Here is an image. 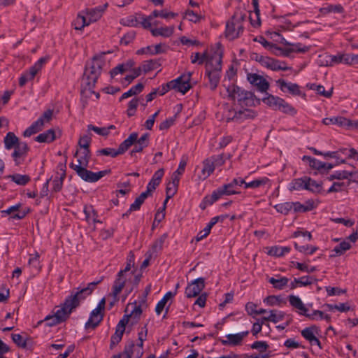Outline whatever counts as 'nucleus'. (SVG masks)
Returning <instances> with one entry per match:
<instances>
[{
  "mask_svg": "<svg viewBox=\"0 0 358 358\" xmlns=\"http://www.w3.org/2000/svg\"><path fill=\"white\" fill-rule=\"evenodd\" d=\"M222 51L220 48L213 52V55L207 61L206 73L208 76L209 85L211 90L217 87L222 71Z\"/></svg>",
  "mask_w": 358,
  "mask_h": 358,
  "instance_id": "nucleus-1",
  "label": "nucleus"
},
{
  "mask_svg": "<svg viewBox=\"0 0 358 358\" xmlns=\"http://www.w3.org/2000/svg\"><path fill=\"white\" fill-rule=\"evenodd\" d=\"M103 12V10L100 7L86 8L81 10L78 13L73 22L74 29L76 30H82L84 27L96 22L101 17Z\"/></svg>",
  "mask_w": 358,
  "mask_h": 358,
  "instance_id": "nucleus-2",
  "label": "nucleus"
},
{
  "mask_svg": "<svg viewBox=\"0 0 358 358\" xmlns=\"http://www.w3.org/2000/svg\"><path fill=\"white\" fill-rule=\"evenodd\" d=\"M247 13L244 10L235 11L231 19L226 24L225 34L229 40L238 38L243 31V22Z\"/></svg>",
  "mask_w": 358,
  "mask_h": 358,
  "instance_id": "nucleus-3",
  "label": "nucleus"
},
{
  "mask_svg": "<svg viewBox=\"0 0 358 358\" xmlns=\"http://www.w3.org/2000/svg\"><path fill=\"white\" fill-rule=\"evenodd\" d=\"M243 183H244V180L243 178H234L229 183L224 185L214 190L210 196L211 199L217 201L224 199V196L239 194L241 192L240 189L243 186Z\"/></svg>",
  "mask_w": 358,
  "mask_h": 358,
  "instance_id": "nucleus-4",
  "label": "nucleus"
},
{
  "mask_svg": "<svg viewBox=\"0 0 358 358\" xmlns=\"http://www.w3.org/2000/svg\"><path fill=\"white\" fill-rule=\"evenodd\" d=\"M103 62L100 59L94 58L88 64L84 72L83 82L89 87L92 88L99 77L102 69Z\"/></svg>",
  "mask_w": 358,
  "mask_h": 358,
  "instance_id": "nucleus-5",
  "label": "nucleus"
},
{
  "mask_svg": "<svg viewBox=\"0 0 358 358\" xmlns=\"http://www.w3.org/2000/svg\"><path fill=\"white\" fill-rule=\"evenodd\" d=\"M101 280L92 282L88 283L86 287L82 288L74 294L67 296L64 301L65 305L69 307V310H73L80 306V301L84 300L87 296L90 295L95 289L96 285Z\"/></svg>",
  "mask_w": 358,
  "mask_h": 358,
  "instance_id": "nucleus-6",
  "label": "nucleus"
},
{
  "mask_svg": "<svg viewBox=\"0 0 358 358\" xmlns=\"http://www.w3.org/2000/svg\"><path fill=\"white\" fill-rule=\"evenodd\" d=\"M69 307L65 305L64 302L61 308L58 309L54 315H48L45 317L43 322H45V324L48 327H53L65 322L70 316L73 310H69ZM43 321H40L39 323H42Z\"/></svg>",
  "mask_w": 358,
  "mask_h": 358,
  "instance_id": "nucleus-7",
  "label": "nucleus"
},
{
  "mask_svg": "<svg viewBox=\"0 0 358 358\" xmlns=\"http://www.w3.org/2000/svg\"><path fill=\"white\" fill-rule=\"evenodd\" d=\"M48 59L46 57H41L28 70L24 71L19 78L20 86L23 87L27 83L32 80L35 78L36 75L42 70Z\"/></svg>",
  "mask_w": 358,
  "mask_h": 358,
  "instance_id": "nucleus-8",
  "label": "nucleus"
},
{
  "mask_svg": "<svg viewBox=\"0 0 358 358\" xmlns=\"http://www.w3.org/2000/svg\"><path fill=\"white\" fill-rule=\"evenodd\" d=\"M136 139L137 133L134 132L131 134L129 136V137L120 145L119 148L117 150L110 148H106L100 150L99 152L102 155L115 157L118 155L122 154L124 152H126L129 149V148L134 143Z\"/></svg>",
  "mask_w": 358,
  "mask_h": 358,
  "instance_id": "nucleus-9",
  "label": "nucleus"
},
{
  "mask_svg": "<svg viewBox=\"0 0 358 358\" xmlns=\"http://www.w3.org/2000/svg\"><path fill=\"white\" fill-rule=\"evenodd\" d=\"M255 59L259 63V64L268 69L273 71L280 70L285 71L289 69L285 62L275 59L267 56L256 55Z\"/></svg>",
  "mask_w": 358,
  "mask_h": 358,
  "instance_id": "nucleus-10",
  "label": "nucleus"
},
{
  "mask_svg": "<svg viewBox=\"0 0 358 358\" xmlns=\"http://www.w3.org/2000/svg\"><path fill=\"white\" fill-rule=\"evenodd\" d=\"M262 101L274 110H279L284 113H289L294 110L293 108L282 99L271 94H266V96L262 99Z\"/></svg>",
  "mask_w": 358,
  "mask_h": 358,
  "instance_id": "nucleus-11",
  "label": "nucleus"
},
{
  "mask_svg": "<svg viewBox=\"0 0 358 358\" xmlns=\"http://www.w3.org/2000/svg\"><path fill=\"white\" fill-rule=\"evenodd\" d=\"M191 77L192 73L190 72L182 74L177 78L171 80V87L176 92L185 94L192 87L190 84Z\"/></svg>",
  "mask_w": 358,
  "mask_h": 358,
  "instance_id": "nucleus-12",
  "label": "nucleus"
},
{
  "mask_svg": "<svg viewBox=\"0 0 358 358\" xmlns=\"http://www.w3.org/2000/svg\"><path fill=\"white\" fill-rule=\"evenodd\" d=\"M87 166L79 167L78 169L74 170L77 174L85 181L90 182H94L98 181L103 177L108 171H101L99 172H92L86 169Z\"/></svg>",
  "mask_w": 358,
  "mask_h": 358,
  "instance_id": "nucleus-13",
  "label": "nucleus"
},
{
  "mask_svg": "<svg viewBox=\"0 0 358 358\" xmlns=\"http://www.w3.org/2000/svg\"><path fill=\"white\" fill-rule=\"evenodd\" d=\"M131 267L132 266L129 265V264H127L125 268L118 272L113 286V294L114 296H117L124 288L127 280V273L130 271Z\"/></svg>",
  "mask_w": 358,
  "mask_h": 358,
  "instance_id": "nucleus-14",
  "label": "nucleus"
},
{
  "mask_svg": "<svg viewBox=\"0 0 358 358\" xmlns=\"http://www.w3.org/2000/svg\"><path fill=\"white\" fill-rule=\"evenodd\" d=\"M129 321V316L124 315L119 321L115 328V332L110 338V348L117 345L122 340V336L125 331V327Z\"/></svg>",
  "mask_w": 358,
  "mask_h": 358,
  "instance_id": "nucleus-15",
  "label": "nucleus"
},
{
  "mask_svg": "<svg viewBox=\"0 0 358 358\" xmlns=\"http://www.w3.org/2000/svg\"><path fill=\"white\" fill-rule=\"evenodd\" d=\"M205 287V279L199 278L193 280L185 288V294L187 298H193L199 295Z\"/></svg>",
  "mask_w": 358,
  "mask_h": 358,
  "instance_id": "nucleus-16",
  "label": "nucleus"
},
{
  "mask_svg": "<svg viewBox=\"0 0 358 358\" xmlns=\"http://www.w3.org/2000/svg\"><path fill=\"white\" fill-rule=\"evenodd\" d=\"M29 212V208H22L19 203L15 206H10L7 210H3L2 213L9 215V220L13 221L15 220L23 219Z\"/></svg>",
  "mask_w": 358,
  "mask_h": 358,
  "instance_id": "nucleus-17",
  "label": "nucleus"
},
{
  "mask_svg": "<svg viewBox=\"0 0 358 358\" xmlns=\"http://www.w3.org/2000/svg\"><path fill=\"white\" fill-rule=\"evenodd\" d=\"M13 149L12 157L15 164L20 165L24 162L29 150V147L25 142H20Z\"/></svg>",
  "mask_w": 358,
  "mask_h": 358,
  "instance_id": "nucleus-18",
  "label": "nucleus"
},
{
  "mask_svg": "<svg viewBox=\"0 0 358 358\" xmlns=\"http://www.w3.org/2000/svg\"><path fill=\"white\" fill-rule=\"evenodd\" d=\"M322 123L325 125H338L341 127L354 128L355 120H350L343 116H334L325 117L322 120Z\"/></svg>",
  "mask_w": 358,
  "mask_h": 358,
  "instance_id": "nucleus-19",
  "label": "nucleus"
},
{
  "mask_svg": "<svg viewBox=\"0 0 358 358\" xmlns=\"http://www.w3.org/2000/svg\"><path fill=\"white\" fill-rule=\"evenodd\" d=\"M124 354L126 358H141L143 355V346L135 345L133 341H130L124 347Z\"/></svg>",
  "mask_w": 358,
  "mask_h": 358,
  "instance_id": "nucleus-20",
  "label": "nucleus"
},
{
  "mask_svg": "<svg viewBox=\"0 0 358 358\" xmlns=\"http://www.w3.org/2000/svg\"><path fill=\"white\" fill-rule=\"evenodd\" d=\"M248 80L252 85L256 86L261 92H266L269 87V83L266 80L258 74H248Z\"/></svg>",
  "mask_w": 358,
  "mask_h": 358,
  "instance_id": "nucleus-21",
  "label": "nucleus"
},
{
  "mask_svg": "<svg viewBox=\"0 0 358 358\" xmlns=\"http://www.w3.org/2000/svg\"><path fill=\"white\" fill-rule=\"evenodd\" d=\"M104 317V312H101L96 309H94L90 315L87 322L85 324L86 329H94L99 325L101 322L103 320Z\"/></svg>",
  "mask_w": 358,
  "mask_h": 358,
  "instance_id": "nucleus-22",
  "label": "nucleus"
},
{
  "mask_svg": "<svg viewBox=\"0 0 358 358\" xmlns=\"http://www.w3.org/2000/svg\"><path fill=\"white\" fill-rule=\"evenodd\" d=\"M76 157L77 158L78 164H71V167L73 170L78 169L79 167L87 166L90 159V150L89 149L78 150L76 153Z\"/></svg>",
  "mask_w": 358,
  "mask_h": 358,
  "instance_id": "nucleus-23",
  "label": "nucleus"
},
{
  "mask_svg": "<svg viewBox=\"0 0 358 358\" xmlns=\"http://www.w3.org/2000/svg\"><path fill=\"white\" fill-rule=\"evenodd\" d=\"M215 170V164L210 158L205 159L202 163V168L198 173V178L200 180L207 179Z\"/></svg>",
  "mask_w": 358,
  "mask_h": 358,
  "instance_id": "nucleus-24",
  "label": "nucleus"
},
{
  "mask_svg": "<svg viewBox=\"0 0 358 358\" xmlns=\"http://www.w3.org/2000/svg\"><path fill=\"white\" fill-rule=\"evenodd\" d=\"M47 124H48V122L40 117L36 121L34 122L28 128L24 130L23 132V136L24 137H29L31 135L41 131Z\"/></svg>",
  "mask_w": 358,
  "mask_h": 358,
  "instance_id": "nucleus-25",
  "label": "nucleus"
},
{
  "mask_svg": "<svg viewBox=\"0 0 358 358\" xmlns=\"http://www.w3.org/2000/svg\"><path fill=\"white\" fill-rule=\"evenodd\" d=\"M276 83L283 92H289L294 95H299L301 93L299 86L296 83L287 82L282 79H279Z\"/></svg>",
  "mask_w": 358,
  "mask_h": 358,
  "instance_id": "nucleus-26",
  "label": "nucleus"
},
{
  "mask_svg": "<svg viewBox=\"0 0 358 358\" xmlns=\"http://www.w3.org/2000/svg\"><path fill=\"white\" fill-rule=\"evenodd\" d=\"M248 334L249 331H246L236 334H227L226 336L227 340H221L220 342L223 345H238L241 343L244 337L247 336Z\"/></svg>",
  "mask_w": 358,
  "mask_h": 358,
  "instance_id": "nucleus-27",
  "label": "nucleus"
},
{
  "mask_svg": "<svg viewBox=\"0 0 358 358\" xmlns=\"http://www.w3.org/2000/svg\"><path fill=\"white\" fill-rule=\"evenodd\" d=\"M164 175V169L162 168L158 169L154 173L150 180L147 185L146 187L148 188V192H152V193L155 192L156 188L161 183Z\"/></svg>",
  "mask_w": 358,
  "mask_h": 358,
  "instance_id": "nucleus-28",
  "label": "nucleus"
},
{
  "mask_svg": "<svg viewBox=\"0 0 358 358\" xmlns=\"http://www.w3.org/2000/svg\"><path fill=\"white\" fill-rule=\"evenodd\" d=\"M309 50V48L308 46L303 45L301 43H297L291 44L289 47L279 50L278 55H282L287 57L292 52H306Z\"/></svg>",
  "mask_w": 358,
  "mask_h": 358,
  "instance_id": "nucleus-29",
  "label": "nucleus"
},
{
  "mask_svg": "<svg viewBox=\"0 0 358 358\" xmlns=\"http://www.w3.org/2000/svg\"><path fill=\"white\" fill-rule=\"evenodd\" d=\"M257 115V113L251 109H243L238 112H235L234 115L231 117H227V121L236 120L243 121L247 119H253Z\"/></svg>",
  "mask_w": 358,
  "mask_h": 358,
  "instance_id": "nucleus-30",
  "label": "nucleus"
},
{
  "mask_svg": "<svg viewBox=\"0 0 358 358\" xmlns=\"http://www.w3.org/2000/svg\"><path fill=\"white\" fill-rule=\"evenodd\" d=\"M303 159L308 162L310 166L319 171L330 170L335 166L330 163L322 162L311 157L304 156Z\"/></svg>",
  "mask_w": 358,
  "mask_h": 358,
  "instance_id": "nucleus-31",
  "label": "nucleus"
},
{
  "mask_svg": "<svg viewBox=\"0 0 358 358\" xmlns=\"http://www.w3.org/2000/svg\"><path fill=\"white\" fill-rule=\"evenodd\" d=\"M288 301L293 308L298 310L297 312L299 315H303L306 314V312H308V309L298 296L289 295Z\"/></svg>",
  "mask_w": 358,
  "mask_h": 358,
  "instance_id": "nucleus-32",
  "label": "nucleus"
},
{
  "mask_svg": "<svg viewBox=\"0 0 358 358\" xmlns=\"http://www.w3.org/2000/svg\"><path fill=\"white\" fill-rule=\"evenodd\" d=\"M175 31V27L173 25L171 26H160L157 29H151V34L155 36H162L164 38L171 37Z\"/></svg>",
  "mask_w": 358,
  "mask_h": 358,
  "instance_id": "nucleus-33",
  "label": "nucleus"
},
{
  "mask_svg": "<svg viewBox=\"0 0 358 358\" xmlns=\"http://www.w3.org/2000/svg\"><path fill=\"white\" fill-rule=\"evenodd\" d=\"M179 181L178 178L171 176V180L166 184L165 201L171 199L177 192Z\"/></svg>",
  "mask_w": 358,
  "mask_h": 358,
  "instance_id": "nucleus-34",
  "label": "nucleus"
},
{
  "mask_svg": "<svg viewBox=\"0 0 358 358\" xmlns=\"http://www.w3.org/2000/svg\"><path fill=\"white\" fill-rule=\"evenodd\" d=\"M134 66V62L132 60H129L126 63L119 64L116 67L113 68L110 71V76L113 78L118 74H122L124 72L130 71Z\"/></svg>",
  "mask_w": 358,
  "mask_h": 358,
  "instance_id": "nucleus-35",
  "label": "nucleus"
},
{
  "mask_svg": "<svg viewBox=\"0 0 358 358\" xmlns=\"http://www.w3.org/2000/svg\"><path fill=\"white\" fill-rule=\"evenodd\" d=\"M268 250L267 255L273 257H280L285 255L286 253L290 252L291 248L289 247H282V246H272L266 248Z\"/></svg>",
  "mask_w": 358,
  "mask_h": 358,
  "instance_id": "nucleus-36",
  "label": "nucleus"
},
{
  "mask_svg": "<svg viewBox=\"0 0 358 358\" xmlns=\"http://www.w3.org/2000/svg\"><path fill=\"white\" fill-rule=\"evenodd\" d=\"M268 182H269V180L268 178L262 177V178H256V179L253 180L252 181H250L248 182H247L244 180V183H243L242 187L244 189H248V188L256 189V188H259V187H261L262 186L267 185Z\"/></svg>",
  "mask_w": 358,
  "mask_h": 358,
  "instance_id": "nucleus-37",
  "label": "nucleus"
},
{
  "mask_svg": "<svg viewBox=\"0 0 358 358\" xmlns=\"http://www.w3.org/2000/svg\"><path fill=\"white\" fill-rule=\"evenodd\" d=\"M3 143L5 149L9 150L20 143V141L13 132H8L3 138Z\"/></svg>",
  "mask_w": 358,
  "mask_h": 358,
  "instance_id": "nucleus-38",
  "label": "nucleus"
},
{
  "mask_svg": "<svg viewBox=\"0 0 358 358\" xmlns=\"http://www.w3.org/2000/svg\"><path fill=\"white\" fill-rule=\"evenodd\" d=\"M55 138V131L54 129H50L38 135L36 137L35 141L38 143H50L52 142Z\"/></svg>",
  "mask_w": 358,
  "mask_h": 358,
  "instance_id": "nucleus-39",
  "label": "nucleus"
},
{
  "mask_svg": "<svg viewBox=\"0 0 358 358\" xmlns=\"http://www.w3.org/2000/svg\"><path fill=\"white\" fill-rule=\"evenodd\" d=\"M83 211L85 215V218L87 221L92 220L94 223L101 222L99 221L98 217V212L94 208V207L91 204H87L84 206Z\"/></svg>",
  "mask_w": 358,
  "mask_h": 358,
  "instance_id": "nucleus-40",
  "label": "nucleus"
},
{
  "mask_svg": "<svg viewBox=\"0 0 358 358\" xmlns=\"http://www.w3.org/2000/svg\"><path fill=\"white\" fill-rule=\"evenodd\" d=\"M320 328L316 325H311L308 327H306L301 331V336L307 340L309 343L314 340L315 334H318L320 332Z\"/></svg>",
  "mask_w": 358,
  "mask_h": 358,
  "instance_id": "nucleus-41",
  "label": "nucleus"
},
{
  "mask_svg": "<svg viewBox=\"0 0 358 358\" xmlns=\"http://www.w3.org/2000/svg\"><path fill=\"white\" fill-rule=\"evenodd\" d=\"M213 54H209L208 52L203 53L195 52L191 55V62L192 64H196L199 65L203 64V63L207 64V61L212 57Z\"/></svg>",
  "mask_w": 358,
  "mask_h": 358,
  "instance_id": "nucleus-42",
  "label": "nucleus"
},
{
  "mask_svg": "<svg viewBox=\"0 0 358 358\" xmlns=\"http://www.w3.org/2000/svg\"><path fill=\"white\" fill-rule=\"evenodd\" d=\"M183 18L193 23H198L203 19V15L191 9H187L183 13Z\"/></svg>",
  "mask_w": 358,
  "mask_h": 358,
  "instance_id": "nucleus-43",
  "label": "nucleus"
},
{
  "mask_svg": "<svg viewBox=\"0 0 358 358\" xmlns=\"http://www.w3.org/2000/svg\"><path fill=\"white\" fill-rule=\"evenodd\" d=\"M11 338L13 341L20 348L24 349H31V345L29 346V342L31 341L30 338L23 339L22 336L19 334H12Z\"/></svg>",
  "mask_w": 358,
  "mask_h": 358,
  "instance_id": "nucleus-44",
  "label": "nucleus"
},
{
  "mask_svg": "<svg viewBox=\"0 0 358 358\" xmlns=\"http://www.w3.org/2000/svg\"><path fill=\"white\" fill-rule=\"evenodd\" d=\"M236 100L241 106L248 105L249 103L252 101L250 93L241 88L236 96Z\"/></svg>",
  "mask_w": 358,
  "mask_h": 358,
  "instance_id": "nucleus-45",
  "label": "nucleus"
},
{
  "mask_svg": "<svg viewBox=\"0 0 358 358\" xmlns=\"http://www.w3.org/2000/svg\"><path fill=\"white\" fill-rule=\"evenodd\" d=\"M162 10H154L149 15H141L140 22L142 27H150L148 22L155 20V18L161 17Z\"/></svg>",
  "mask_w": 358,
  "mask_h": 358,
  "instance_id": "nucleus-46",
  "label": "nucleus"
},
{
  "mask_svg": "<svg viewBox=\"0 0 358 358\" xmlns=\"http://www.w3.org/2000/svg\"><path fill=\"white\" fill-rule=\"evenodd\" d=\"M268 281L275 289L282 290L287 286L289 282V278L287 277H280V278L276 279L272 277L268 278Z\"/></svg>",
  "mask_w": 358,
  "mask_h": 358,
  "instance_id": "nucleus-47",
  "label": "nucleus"
},
{
  "mask_svg": "<svg viewBox=\"0 0 358 358\" xmlns=\"http://www.w3.org/2000/svg\"><path fill=\"white\" fill-rule=\"evenodd\" d=\"M306 189L313 192H321L322 190V184L310 178L306 177Z\"/></svg>",
  "mask_w": 358,
  "mask_h": 358,
  "instance_id": "nucleus-48",
  "label": "nucleus"
},
{
  "mask_svg": "<svg viewBox=\"0 0 358 358\" xmlns=\"http://www.w3.org/2000/svg\"><path fill=\"white\" fill-rule=\"evenodd\" d=\"M143 85L142 83H138L131 87L128 91L123 93L120 98V101L127 99L131 96L139 94L143 90Z\"/></svg>",
  "mask_w": 358,
  "mask_h": 358,
  "instance_id": "nucleus-49",
  "label": "nucleus"
},
{
  "mask_svg": "<svg viewBox=\"0 0 358 358\" xmlns=\"http://www.w3.org/2000/svg\"><path fill=\"white\" fill-rule=\"evenodd\" d=\"M306 177L296 178L289 183L288 189L291 191L306 189Z\"/></svg>",
  "mask_w": 358,
  "mask_h": 358,
  "instance_id": "nucleus-50",
  "label": "nucleus"
},
{
  "mask_svg": "<svg viewBox=\"0 0 358 358\" xmlns=\"http://www.w3.org/2000/svg\"><path fill=\"white\" fill-rule=\"evenodd\" d=\"M132 152H139L148 145V134H143L139 139H136Z\"/></svg>",
  "mask_w": 358,
  "mask_h": 358,
  "instance_id": "nucleus-51",
  "label": "nucleus"
},
{
  "mask_svg": "<svg viewBox=\"0 0 358 358\" xmlns=\"http://www.w3.org/2000/svg\"><path fill=\"white\" fill-rule=\"evenodd\" d=\"M113 129H115V126H113V125H110L107 127H96V126H94L92 124H90L87 126L88 131H93L96 134L103 136H108L110 133V130Z\"/></svg>",
  "mask_w": 358,
  "mask_h": 358,
  "instance_id": "nucleus-52",
  "label": "nucleus"
},
{
  "mask_svg": "<svg viewBox=\"0 0 358 358\" xmlns=\"http://www.w3.org/2000/svg\"><path fill=\"white\" fill-rule=\"evenodd\" d=\"M351 248V245L346 241H342L340 244L336 245L333 251L335 252V255H331V257H334L336 256H341L343 255L347 250Z\"/></svg>",
  "mask_w": 358,
  "mask_h": 358,
  "instance_id": "nucleus-53",
  "label": "nucleus"
},
{
  "mask_svg": "<svg viewBox=\"0 0 358 358\" xmlns=\"http://www.w3.org/2000/svg\"><path fill=\"white\" fill-rule=\"evenodd\" d=\"M317 203H306V205L301 203H292L294 212H306L311 210L317 207Z\"/></svg>",
  "mask_w": 358,
  "mask_h": 358,
  "instance_id": "nucleus-54",
  "label": "nucleus"
},
{
  "mask_svg": "<svg viewBox=\"0 0 358 358\" xmlns=\"http://www.w3.org/2000/svg\"><path fill=\"white\" fill-rule=\"evenodd\" d=\"M159 66V64L157 61L149 60L143 62L139 69H141L142 73H147L151 71L157 69Z\"/></svg>",
  "mask_w": 358,
  "mask_h": 358,
  "instance_id": "nucleus-55",
  "label": "nucleus"
},
{
  "mask_svg": "<svg viewBox=\"0 0 358 358\" xmlns=\"http://www.w3.org/2000/svg\"><path fill=\"white\" fill-rule=\"evenodd\" d=\"M331 57L330 59L333 62V66L340 64L348 65V53L338 52L336 55H331Z\"/></svg>",
  "mask_w": 358,
  "mask_h": 358,
  "instance_id": "nucleus-56",
  "label": "nucleus"
},
{
  "mask_svg": "<svg viewBox=\"0 0 358 358\" xmlns=\"http://www.w3.org/2000/svg\"><path fill=\"white\" fill-rule=\"evenodd\" d=\"M256 41L262 44L265 48L271 51L275 55H278L279 50H281V48L277 47L275 45L268 42L264 37L260 36L255 39Z\"/></svg>",
  "mask_w": 358,
  "mask_h": 358,
  "instance_id": "nucleus-57",
  "label": "nucleus"
},
{
  "mask_svg": "<svg viewBox=\"0 0 358 358\" xmlns=\"http://www.w3.org/2000/svg\"><path fill=\"white\" fill-rule=\"evenodd\" d=\"M141 15H130V16L126 17L121 20V23L124 26L138 27L139 24H141V22H140V16Z\"/></svg>",
  "mask_w": 358,
  "mask_h": 358,
  "instance_id": "nucleus-58",
  "label": "nucleus"
},
{
  "mask_svg": "<svg viewBox=\"0 0 358 358\" xmlns=\"http://www.w3.org/2000/svg\"><path fill=\"white\" fill-rule=\"evenodd\" d=\"M254 10L250 13V24L253 27H259L261 25L260 10L259 7H253Z\"/></svg>",
  "mask_w": 358,
  "mask_h": 358,
  "instance_id": "nucleus-59",
  "label": "nucleus"
},
{
  "mask_svg": "<svg viewBox=\"0 0 358 358\" xmlns=\"http://www.w3.org/2000/svg\"><path fill=\"white\" fill-rule=\"evenodd\" d=\"M239 90H240V87H238L234 85H229L227 87H226L225 93L221 92V95L223 97H228L229 99L235 101L236 96L238 93Z\"/></svg>",
  "mask_w": 358,
  "mask_h": 358,
  "instance_id": "nucleus-60",
  "label": "nucleus"
},
{
  "mask_svg": "<svg viewBox=\"0 0 358 358\" xmlns=\"http://www.w3.org/2000/svg\"><path fill=\"white\" fill-rule=\"evenodd\" d=\"M294 245L296 250L306 255H313L319 249L318 247L317 246H313L309 245H299V243L296 242L294 243Z\"/></svg>",
  "mask_w": 358,
  "mask_h": 358,
  "instance_id": "nucleus-61",
  "label": "nucleus"
},
{
  "mask_svg": "<svg viewBox=\"0 0 358 358\" xmlns=\"http://www.w3.org/2000/svg\"><path fill=\"white\" fill-rule=\"evenodd\" d=\"M13 182L18 185H25L30 181V177L28 175L13 174L10 176Z\"/></svg>",
  "mask_w": 358,
  "mask_h": 358,
  "instance_id": "nucleus-62",
  "label": "nucleus"
},
{
  "mask_svg": "<svg viewBox=\"0 0 358 358\" xmlns=\"http://www.w3.org/2000/svg\"><path fill=\"white\" fill-rule=\"evenodd\" d=\"M277 212L287 215L292 209V203H278L273 206Z\"/></svg>",
  "mask_w": 358,
  "mask_h": 358,
  "instance_id": "nucleus-63",
  "label": "nucleus"
},
{
  "mask_svg": "<svg viewBox=\"0 0 358 358\" xmlns=\"http://www.w3.org/2000/svg\"><path fill=\"white\" fill-rule=\"evenodd\" d=\"M264 303L268 306H280L281 303H285L283 301L280 296L270 295L264 299Z\"/></svg>",
  "mask_w": 358,
  "mask_h": 358,
  "instance_id": "nucleus-64",
  "label": "nucleus"
}]
</instances>
